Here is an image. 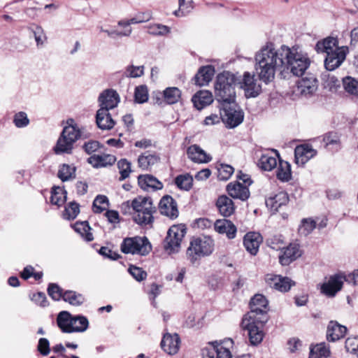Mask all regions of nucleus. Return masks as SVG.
Instances as JSON below:
<instances>
[{"label":"nucleus","instance_id":"obj_24","mask_svg":"<svg viewBox=\"0 0 358 358\" xmlns=\"http://www.w3.org/2000/svg\"><path fill=\"white\" fill-rule=\"evenodd\" d=\"M187 155L192 162L199 164L208 163L212 159V157L209 155L196 144L188 147Z\"/></svg>","mask_w":358,"mask_h":358},{"label":"nucleus","instance_id":"obj_61","mask_svg":"<svg viewBox=\"0 0 358 358\" xmlns=\"http://www.w3.org/2000/svg\"><path fill=\"white\" fill-rule=\"evenodd\" d=\"M37 350L43 356H47L50 352L48 340L45 338H41L38 341Z\"/></svg>","mask_w":358,"mask_h":358},{"label":"nucleus","instance_id":"obj_45","mask_svg":"<svg viewBox=\"0 0 358 358\" xmlns=\"http://www.w3.org/2000/svg\"><path fill=\"white\" fill-rule=\"evenodd\" d=\"M109 206V201L105 195H98L93 201L92 209L94 213H101Z\"/></svg>","mask_w":358,"mask_h":358},{"label":"nucleus","instance_id":"obj_14","mask_svg":"<svg viewBox=\"0 0 358 358\" xmlns=\"http://www.w3.org/2000/svg\"><path fill=\"white\" fill-rule=\"evenodd\" d=\"M98 101L100 108L109 111L117 106L120 102V96L114 90H106L99 94Z\"/></svg>","mask_w":358,"mask_h":358},{"label":"nucleus","instance_id":"obj_55","mask_svg":"<svg viewBox=\"0 0 358 358\" xmlns=\"http://www.w3.org/2000/svg\"><path fill=\"white\" fill-rule=\"evenodd\" d=\"M144 73V66L130 65L126 68L125 75L129 78H138Z\"/></svg>","mask_w":358,"mask_h":358},{"label":"nucleus","instance_id":"obj_23","mask_svg":"<svg viewBox=\"0 0 358 358\" xmlns=\"http://www.w3.org/2000/svg\"><path fill=\"white\" fill-rule=\"evenodd\" d=\"M215 230L221 234H226L229 239L235 238L237 229L236 227L229 220L220 219L215 221L214 224Z\"/></svg>","mask_w":358,"mask_h":358},{"label":"nucleus","instance_id":"obj_25","mask_svg":"<svg viewBox=\"0 0 358 358\" xmlns=\"http://www.w3.org/2000/svg\"><path fill=\"white\" fill-rule=\"evenodd\" d=\"M317 80L313 76L308 75L298 81L300 93L307 96L313 94L317 89Z\"/></svg>","mask_w":358,"mask_h":358},{"label":"nucleus","instance_id":"obj_36","mask_svg":"<svg viewBox=\"0 0 358 358\" xmlns=\"http://www.w3.org/2000/svg\"><path fill=\"white\" fill-rule=\"evenodd\" d=\"M159 161V157L156 154H150L145 152L138 157V166L142 170H148L152 166L157 164Z\"/></svg>","mask_w":358,"mask_h":358},{"label":"nucleus","instance_id":"obj_26","mask_svg":"<svg viewBox=\"0 0 358 358\" xmlns=\"http://www.w3.org/2000/svg\"><path fill=\"white\" fill-rule=\"evenodd\" d=\"M223 118L230 128L239 125L243 120V112L235 110L231 107L224 108Z\"/></svg>","mask_w":358,"mask_h":358},{"label":"nucleus","instance_id":"obj_19","mask_svg":"<svg viewBox=\"0 0 358 358\" xmlns=\"http://www.w3.org/2000/svg\"><path fill=\"white\" fill-rule=\"evenodd\" d=\"M343 277L341 275L331 276L327 282L321 286V292L327 296H334L341 289Z\"/></svg>","mask_w":358,"mask_h":358},{"label":"nucleus","instance_id":"obj_28","mask_svg":"<svg viewBox=\"0 0 358 358\" xmlns=\"http://www.w3.org/2000/svg\"><path fill=\"white\" fill-rule=\"evenodd\" d=\"M347 328L337 322L331 321L327 327V338L329 341H338L345 335Z\"/></svg>","mask_w":358,"mask_h":358},{"label":"nucleus","instance_id":"obj_49","mask_svg":"<svg viewBox=\"0 0 358 358\" xmlns=\"http://www.w3.org/2000/svg\"><path fill=\"white\" fill-rule=\"evenodd\" d=\"M117 168L120 173V180H124L129 176L131 171V163L126 159H122L117 162Z\"/></svg>","mask_w":358,"mask_h":358},{"label":"nucleus","instance_id":"obj_35","mask_svg":"<svg viewBox=\"0 0 358 358\" xmlns=\"http://www.w3.org/2000/svg\"><path fill=\"white\" fill-rule=\"evenodd\" d=\"M115 162V157L110 155H93L87 159V162L94 168L105 167L112 165Z\"/></svg>","mask_w":358,"mask_h":358},{"label":"nucleus","instance_id":"obj_63","mask_svg":"<svg viewBox=\"0 0 358 358\" xmlns=\"http://www.w3.org/2000/svg\"><path fill=\"white\" fill-rule=\"evenodd\" d=\"M83 148L88 155H90L99 150L100 144L96 141H90L85 143Z\"/></svg>","mask_w":358,"mask_h":358},{"label":"nucleus","instance_id":"obj_12","mask_svg":"<svg viewBox=\"0 0 358 358\" xmlns=\"http://www.w3.org/2000/svg\"><path fill=\"white\" fill-rule=\"evenodd\" d=\"M348 48L342 46L336 48L334 52H329L327 54L324 66L328 71H334L341 65L345 59L348 52Z\"/></svg>","mask_w":358,"mask_h":358},{"label":"nucleus","instance_id":"obj_29","mask_svg":"<svg viewBox=\"0 0 358 358\" xmlns=\"http://www.w3.org/2000/svg\"><path fill=\"white\" fill-rule=\"evenodd\" d=\"M215 70L211 66H202L194 76V84L199 86H204L212 80Z\"/></svg>","mask_w":358,"mask_h":358},{"label":"nucleus","instance_id":"obj_44","mask_svg":"<svg viewBox=\"0 0 358 358\" xmlns=\"http://www.w3.org/2000/svg\"><path fill=\"white\" fill-rule=\"evenodd\" d=\"M259 165L262 169L270 171L276 167L277 158L267 154L262 155L259 161Z\"/></svg>","mask_w":358,"mask_h":358},{"label":"nucleus","instance_id":"obj_1","mask_svg":"<svg viewBox=\"0 0 358 358\" xmlns=\"http://www.w3.org/2000/svg\"><path fill=\"white\" fill-rule=\"evenodd\" d=\"M284 45L275 49L274 43L267 42L255 54V70L265 84L272 82L276 72L282 76Z\"/></svg>","mask_w":358,"mask_h":358},{"label":"nucleus","instance_id":"obj_30","mask_svg":"<svg viewBox=\"0 0 358 358\" xmlns=\"http://www.w3.org/2000/svg\"><path fill=\"white\" fill-rule=\"evenodd\" d=\"M220 213L224 217L231 215L235 210L233 201L225 195L220 196L216 201Z\"/></svg>","mask_w":358,"mask_h":358},{"label":"nucleus","instance_id":"obj_59","mask_svg":"<svg viewBox=\"0 0 358 358\" xmlns=\"http://www.w3.org/2000/svg\"><path fill=\"white\" fill-rule=\"evenodd\" d=\"M65 212L69 220H73L78 215L79 205L76 202H71L67 207L65 208Z\"/></svg>","mask_w":358,"mask_h":358},{"label":"nucleus","instance_id":"obj_57","mask_svg":"<svg viewBox=\"0 0 358 358\" xmlns=\"http://www.w3.org/2000/svg\"><path fill=\"white\" fill-rule=\"evenodd\" d=\"M13 122L17 128H22L29 124V120L24 112H19L14 115Z\"/></svg>","mask_w":358,"mask_h":358},{"label":"nucleus","instance_id":"obj_32","mask_svg":"<svg viewBox=\"0 0 358 358\" xmlns=\"http://www.w3.org/2000/svg\"><path fill=\"white\" fill-rule=\"evenodd\" d=\"M338 44L337 38L329 36L317 41L315 50L317 53L327 54L329 52H334L336 48H338Z\"/></svg>","mask_w":358,"mask_h":358},{"label":"nucleus","instance_id":"obj_18","mask_svg":"<svg viewBox=\"0 0 358 358\" xmlns=\"http://www.w3.org/2000/svg\"><path fill=\"white\" fill-rule=\"evenodd\" d=\"M317 153L312 145L304 144L296 146L294 150L295 162L298 165L303 166Z\"/></svg>","mask_w":358,"mask_h":358},{"label":"nucleus","instance_id":"obj_53","mask_svg":"<svg viewBox=\"0 0 358 358\" xmlns=\"http://www.w3.org/2000/svg\"><path fill=\"white\" fill-rule=\"evenodd\" d=\"M170 32V28L161 24H155L150 26L148 33L155 36H165Z\"/></svg>","mask_w":358,"mask_h":358},{"label":"nucleus","instance_id":"obj_3","mask_svg":"<svg viewBox=\"0 0 358 358\" xmlns=\"http://www.w3.org/2000/svg\"><path fill=\"white\" fill-rule=\"evenodd\" d=\"M124 208H131V214L134 222L141 227L151 225L153 223V214L157 210L152 199L142 196L123 203L122 209Z\"/></svg>","mask_w":358,"mask_h":358},{"label":"nucleus","instance_id":"obj_11","mask_svg":"<svg viewBox=\"0 0 358 358\" xmlns=\"http://www.w3.org/2000/svg\"><path fill=\"white\" fill-rule=\"evenodd\" d=\"M258 320L243 317L241 322L242 328L248 331L250 342L253 345L259 344L264 336L263 327L266 322H260Z\"/></svg>","mask_w":358,"mask_h":358},{"label":"nucleus","instance_id":"obj_10","mask_svg":"<svg viewBox=\"0 0 358 358\" xmlns=\"http://www.w3.org/2000/svg\"><path fill=\"white\" fill-rule=\"evenodd\" d=\"M186 233L183 226L173 225L167 232V236L164 241V248L170 253L178 252L180 248V243Z\"/></svg>","mask_w":358,"mask_h":358},{"label":"nucleus","instance_id":"obj_56","mask_svg":"<svg viewBox=\"0 0 358 358\" xmlns=\"http://www.w3.org/2000/svg\"><path fill=\"white\" fill-rule=\"evenodd\" d=\"M128 271L132 277L138 282L145 280L147 277V273L140 267L131 265Z\"/></svg>","mask_w":358,"mask_h":358},{"label":"nucleus","instance_id":"obj_27","mask_svg":"<svg viewBox=\"0 0 358 358\" xmlns=\"http://www.w3.org/2000/svg\"><path fill=\"white\" fill-rule=\"evenodd\" d=\"M96 123L98 127L102 130H110L115 125L109 111L99 108L96 114Z\"/></svg>","mask_w":358,"mask_h":358},{"label":"nucleus","instance_id":"obj_62","mask_svg":"<svg viewBox=\"0 0 358 358\" xmlns=\"http://www.w3.org/2000/svg\"><path fill=\"white\" fill-rule=\"evenodd\" d=\"M32 301L37 305L45 307L48 305V301L45 294L43 292H37L31 298Z\"/></svg>","mask_w":358,"mask_h":358},{"label":"nucleus","instance_id":"obj_20","mask_svg":"<svg viewBox=\"0 0 358 358\" xmlns=\"http://www.w3.org/2000/svg\"><path fill=\"white\" fill-rule=\"evenodd\" d=\"M262 241L263 238L259 233L248 232L244 236L243 245L250 255H255Z\"/></svg>","mask_w":358,"mask_h":358},{"label":"nucleus","instance_id":"obj_15","mask_svg":"<svg viewBox=\"0 0 358 358\" xmlns=\"http://www.w3.org/2000/svg\"><path fill=\"white\" fill-rule=\"evenodd\" d=\"M265 280L271 287L282 292H287L295 285L290 278L280 275L267 274Z\"/></svg>","mask_w":358,"mask_h":358},{"label":"nucleus","instance_id":"obj_60","mask_svg":"<svg viewBox=\"0 0 358 358\" xmlns=\"http://www.w3.org/2000/svg\"><path fill=\"white\" fill-rule=\"evenodd\" d=\"M345 348L348 352L356 354L358 350V337H350L345 341Z\"/></svg>","mask_w":358,"mask_h":358},{"label":"nucleus","instance_id":"obj_2","mask_svg":"<svg viewBox=\"0 0 358 358\" xmlns=\"http://www.w3.org/2000/svg\"><path fill=\"white\" fill-rule=\"evenodd\" d=\"M282 77L289 74L296 76H302L310 64V59L306 52L299 47L289 48L284 45Z\"/></svg>","mask_w":358,"mask_h":358},{"label":"nucleus","instance_id":"obj_47","mask_svg":"<svg viewBox=\"0 0 358 358\" xmlns=\"http://www.w3.org/2000/svg\"><path fill=\"white\" fill-rule=\"evenodd\" d=\"M148 90L145 85L137 86L134 92V101L138 103H144L148 100Z\"/></svg>","mask_w":358,"mask_h":358},{"label":"nucleus","instance_id":"obj_58","mask_svg":"<svg viewBox=\"0 0 358 358\" xmlns=\"http://www.w3.org/2000/svg\"><path fill=\"white\" fill-rule=\"evenodd\" d=\"M311 347L322 358H327L330 356L329 348L324 342L311 345Z\"/></svg>","mask_w":358,"mask_h":358},{"label":"nucleus","instance_id":"obj_6","mask_svg":"<svg viewBox=\"0 0 358 358\" xmlns=\"http://www.w3.org/2000/svg\"><path fill=\"white\" fill-rule=\"evenodd\" d=\"M81 131L76 125H67L64 127L53 150L55 154H71L74 143L81 138Z\"/></svg>","mask_w":358,"mask_h":358},{"label":"nucleus","instance_id":"obj_64","mask_svg":"<svg viewBox=\"0 0 358 358\" xmlns=\"http://www.w3.org/2000/svg\"><path fill=\"white\" fill-rule=\"evenodd\" d=\"M215 350L216 358H232L229 350L221 345H216Z\"/></svg>","mask_w":358,"mask_h":358},{"label":"nucleus","instance_id":"obj_21","mask_svg":"<svg viewBox=\"0 0 358 358\" xmlns=\"http://www.w3.org/2000/svg\"><path fill=\"white\" fill-rule=\"evenodd\" d=\"M227 191L232 198L241 201H246L250 196L248 187L240 182L229 183L227 186Z\"/></svg>","mask_w":358,"mask_h":358},{"label":"nucleus","instance_id":"obj_54","mask_svg":"<svg viewBox=\"0 0 358 358\" xmlns=\"http://www.w3.org/2000/svg\"><path fill=\"white\" fill-rule=\"evenodd\" d=\"M316 227V222L311 218L303 219L300 226V231L304 235H308Z\"/></svg>","mask_w":358,"mask_h":358},{"label":"nucleus","instance_id":"obj_8","mask_svg":"<svg viewBox=\"0 0 358 358\" xmlns=\"http://www.w3.org/2000/svg\"><path fill=\"white\" fill-rule=\"evenodd\" d=\"M120 250L124 254L145 256L151 251L152 247L147 237L137 236L124 238Z\"/></svg>","mask_w":358,"mask_h":358},{"label":"nucleus","instance_id":"obj_43","mask_svg":"<svg viewBox=\"0 0 358 358\" xmlns=\"http://www.w3.org/2000/svg\"><path fill=\"white\" fill-rule=\"evenodd\" d=\"M66 200V192L59 187H55L51 192L50 201L52 204L62 206Z\"/></svg>","mask_w":358,"mask_h":358},{"label":"nucleus","instance_id":"obj_5","mask_svg":"<svg viewBox=\"0 0 358 358\" xmlns=\"http://www.w3.org/2000/svg\"><path fill=\"white\" fill-rule=\"evenodd\" d=\"M57 322L62 332L68 334L84 332L89 327V322L86 317L73 316L68 311L60 312L57 316Z\"/></svg>","mask_w":358,"mask_h":358},{"label":"nucleus","instance_id":"obj_39","mask_svg":"<svg viewBox=\"0 0 358 358\" xmlns=\"http://www.w3.org/2000/svg\"><path fill=\"white\" fill-rule=\"evenodd\" d=\"M174 182L180 189L189 191L193 185V178L189 173L181 174L175 178Z\"/></svg>","mask_w":358,"mask_h":358},{"label":"nucleus","instance_id":"obj_4","mask_svg":"<svg viewBox=\"0 0 358 358\" xmlns=\"http://www.w3.org/2000/svg\"><path fill=\"white\" fill-rule=\"evenodd\" d=\"M237 82L236 76L224 71L217 75L215 83V96L217 101L231 103L235 99V85Z\"/></svg>","mask_w":358,"mask_h":358},{"label":"nucleus","instance_id":"obj_40","mask_svg":"<svg viewBox=\"0 0 358 358\" xmlns=\"http://www.w3.org/2000/svg\"><path fill=\"white\" fill-rule=\"evenodd\" d=\"M73 228L75 231L80 234V236L83 237L87 241H92L94 239V236L90 232L91 227L87 221L76 222Z\"/></svg>","mask_w":358,"mask_h":358},{"label":"nucleus","instance_id":"obj_48","mask_svg":"<svg viewBox=\"0 0 358 358\" xmlns=\"http://www.w3.org/2000/svg\"><path fill=\"white\" fill-rule=\"evenodd\" d=\"M75 171V167L64 164L59 168L57 176L62 181L65 182L71 178Z\"/></svg>","mask_w":358,"mask_h":358},{"label":"nucleus","instance_id":"obj_38","mask_svg":"<svg viewBox=\"0 0 358 358\" xmlns=\"http://www.w3.org/2000/svg\"><path fill=\"white\" fill-rule=\"evenodd\" d=\"M63 300L74 306H81L85 301V296L73 290H66L63 294Z\"/></svg>","mask_w":358,"mask_h":358},{"label":"nucleus","instance_id":"obj_34","mask_svg":"<svg viewBox=\"0 0 358 358\" xmlns=\"http://www.w3.org/2000/svg\"><path fill=\"white\" fill-rule=\"evenodd\" d=\"M289 197L286 192H280L273 196H271L266 200V205L272 210L277 211L282 206L288 203Z\"/></svg>","mask_w":358,"mask_h":358},{"label":"nucleus","instance_id":"obj_33","mask_svg":"<svg viewBox=\"0 0 358 358\" xmlns=\"http://www.w3.org/2000/svg\"><path fill=\"white\" fill-rule=\"evenodd\" d=\"M194 107L198 110H202L210 105L213 99L212 94L207 90H201L196 93L192 99Z\"/></svg>","mask_w":358,"mask_h":358},{"label":"nucleus","instance_id":"obj_7","mask_svg":"<svg viewBox=\"0 0 358 358\" xmlns=\"http://www.w3.org/2000/svg\"><path fill=\"white\" fill-rule=\"evenodd\" d=\"M214 250V241L208 236L193 238L187 250V256L191 263L199 259L210 255Z\"/></svg>","mask_w":358,"mask_h":358},{"label":"nucleus","instance_id":"obj_31","mask_svg":"<svg viewBox=\"0 0 358 358\" xmlns=\"http://www.w3.org/2000/svg\"><path fill=\"white\" fill-rule=\"evenodd\" d=\"M138 183L140 187L144 190L161 189L163 187L162 183L155 177L151 175H141L138 177Z\"/></svg>","mask_w":358,"mask_h":358},{"label":"nucleus","instance_id":"obj_13","mask_svg":"<svg viewBox=\"0 0 358 358\" xmlns=\"http://www.w3.org/2000/svg\"><path fill=\"white\" fill-rule=\"evenodd\" d=\"M241 87L245 91L246 97H255L259 94L262 91L260 84L257 83L255 76L249 72H245L241 82Z\"/></svg>","mask_w":358,"mask_h":358},{"label":"nucleus","instance_id":"obj_42","mask_svg":"<svg viewBox=\"0 0 358 358\" xmlns=\"http://www.w3.org/2000/svg\"><path fill=\"white\" fill-rule=\"evenodd\" d=\"M323 142L326 148L338 150L341 147L340 138L337 133L329 132L324 135Z\"/></svg>","mask_w":358,"mask_h":358},{"label":"nucleus","instance_id":"obj_50","mask_svg":"<svg viewBox=\"0 0 358 358\" xmlns=\"http://www.w3.org/2000/svg\"><path fill=\"white\" fill-rule=\"evenodd\" d=\"M234 171V169L228 164H222L217 168V178L220 180H227Z\"/></svg>","mask_w":358,"mask_h":358},{"label":"nucleus","instance_id":"obj_41","mask_svg":"<svg viewBox=\"0 0 358 358\" xmlns=\"http://www.w3.org/2000/svg\"><path fill=\"white\" fill-rule=\"evenodd\" d=\"M181 96V92L178 87H167L163 92V97L168 104L177 103Z\"/></svg>","mask_w":358,"mask_h":358},{"label":"nucleus","instance_id":"obj_22","mask_svg":"<svg viewBox=\"0 0 358 358\" xmlns=\"http://www.w3.org/2000/svg\"><path fill=\"white\" fill-rule=\"evenodd\" d=\"M284 249L282 255L279 257L280 263L283 266L289 265L301 255V251L297 244L291 243Z\"/></svg>","mask_w":358,"mask_h":358},{"label":"nucleus","instance_id":"obj_37","mask_svg":"<svg viewBox=\"0 0 358 358\" xmlns=\"http://www.w3.org/2000/svg\"><path fill=\"white\" fill-rule=\"evenodd\" d=\"M277 178L282 182H287L292 178L291 165L279 159V166L276 171Z\"/></svg>","mask_w":358,"mask_h":358},{"label":"nucleus","instance_id":"obj_16","mask_svg":"<svg viewBox=\"0 0 358 358\" xmlns=\"http://www.w3.org/2000/svg\"><path fill=\"white\" fill-rule=\"evenodd\" d=\"M159 210L162 215L171 219H176L178 216L177 203L169 195H165L161 199L159 203Z\"/></svg>","mask_w":358,"mask_h":358},{"label":"nucleus","instance_id":"obj_17","mask_svg":"<svg viewBox=\"0 0 358 358\" xmlns=\"http://www.w3.org/2000/svg\"><path fill=\"white\" fill-rule=\"evenodd\" d=\"M180 338L178 334H165L161 341L162 350L169 355L176 354L180 348Z\"/></svg>","mask_w":358,"mask_h":358},{"label":"nucleus","instance_id":"obj_46","mask_svg":"<svg viewBox=\"0 0 358 358\" xmlns=\"http://www.w3.org/2000/svg\"><path fill=\"white\" fill-rule=\"evenodd\" d=\"M343 85L345 90L355 96H358V80L348 76L343 79Z\"/></svg>","mask_w":358,"mask_h":358},{"label":"nucleus","instance_id":"obj_9","mask_svg":"<svg viewBox=\"0 0 358 358\" xmlns=\"http://www.w3.org/2000/svg\"><path fill=\"white\" fill-rule=\"evenodd\" d=\"M250 310L243 317L258 319L260 322L268 321V301L264 295L255 294L250 300Z\"/></svg>","mask_w":358,"mask_h":358},{"label":"nucleus","instance_id":"obj_52","mask_svg":"<svg viewBox=\"0 0 358 358\" xmlns=\"http://www.w3.org/2000/svg\"><path fill=\"white\" fill-rule=\"evenodd\" d=\"M266 244L269 248L275 250L284 248V241L281 235H274L267 238Z\"/></svg>","mask_w":358,"mask_h":358},{"label":"nucleus","instance_id":"obj_51","mask_svg":"<svg viewBox=\"0 0 358 358\" xmlns=\"http://www.w3.org/2000/svg\"><path fill=\"white\" fill-rule=\"evenodd\" d=\"M64 292L65 291L57 284L50 283L48 285V294L55 301H59L60 299H63Z\"/></svg>","mask_w":358,"mask_h":358}]
</instances>
